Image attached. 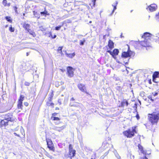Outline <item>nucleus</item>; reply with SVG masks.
Returning <instances> with one entry per match:
<instances>
[{
	"mask_svg": "<svg viewBox=\"0 0 159 159\" xmlns=\"http://www.w3.org/2000/svg\"><path fill=\"white\" fill-rule=\"evenodd\" d=\"M128 47V50L127 52L124 51L123 52L121 55V57L123 58L124 63H125V65H127L128 64V61L129 59V58L125 60V59L129 57H133L135 54V52L131 51L130 49L129 46L128 45H127Z\"/></svg>",
	"mask_w": 159,
	"mask_h": 159,
	"instance_id": "1",
	"label": "nucleus"
},
{
	"mask_svg": "<svg viewBox=\"0 0 159 159\" xmlns=\"http://www.w3.org/2000/svg\"><path fill=\"white\" fill-rule=\"evenodd\" d=\"M28 55H29L28 53V52H27L26 53V55H27V56H28Z\"/></svg>",
	"mask_w": 159,
	"mask_h": 159,
	"instance_id": "56",
	"label": "nucleus"
},
{
	"mask_svg": "<svg viewBox=\"0 0 159 159\" xmlns=\"http://www.w3.org/2000/svg\"><path fill=\"white\" fill-rule=\"evenodd\" d=\"M66 127V126L65 125H63L61 127L55 126L53 128V129L55 130L60 132L64 129Z\"/></svg>",
	"mask_w": 159,
	"mask_h": 159,
	"instance_id": "14",
	"label": "nucleus"
},
{
	"mask_svg": "<svg viewBox=\"0 0 159 159\" xmlns=\"http://www.w3.org/2000/svg\"><path fill=\"white\" fill-rule=\"evenodd\" d=\"M75 100L73 97L72 98L70 99V101H74Z\"/></svg>",
	"mask_w": 159,
	"mask_h": 159,
	"instance_id": "51",
	"label": "nucleus"
},
{
	"mask_svg": "<svg viewBox=\"0 0 159 159\" xmlns=\"http://www.w3.org/2000/svg\"><path fill=\"white\" fill-rule=\"evenodd\" d=\"M49 35L48 37H51L52 38V33L51 32H49Z\"/></svg>",
	"mask_w": 159,
	"mask_h": 159,
	"instance_id": "41",
	"label": "nucleus"
},
{
	"mask_svg": "<svg viewBox=\"0 0 159 159\" xmlns=\"http://www.w3.org/2000/svg\"><path fill=\"white\" fill-rule=\"evenodd\" d=\"M59 124V123H56L55 124L56 125H58Z\"/></svg>",
	"mask_w": 159,
	"mask_h": 159,
	"instance_id": "57",
	"label": "nucleus"
},
{
	"mask_svg": "<svg viewBox=\"0 0 159 159\" xmlns=\"http://www.w3.org/2000/svg\"><path fill=\"white\" fill-rule=\"evenodd\" d=\"M45 155L48 157L49 158L51 159H54V157L51 155L49 153L46 152L45 154Z\"/></svg>",
	"mask_w": 159,
	"mask_h": 159,
	"instance_id": "29",
	"label": "nucleus"
},
{
	"mask_svg": "<svg viewBox=\"0 0 159 159\" xmlns=\"http://www.w3.org/2000/svg\"><path fill=\"white\" fill-rule=\"evenodd\" d=\"M132 157H133V158H134V155H132Z\"/></svg>",
	"mask_w": 159,
	"mask_h": 159,
	"instance_id": "59",
	"label": "nucleus"
},
{
	"mask_svg": "<svg viewBox=\"0 0 159 159\" xmlns=\"http://www.w3.org/2000/svg\"><path fill=\"white\" fill-rule=\"evenodd\" d=\"M153 35L152 34L149 32H145L142 36V38L145 39H152V37Z\"/></svg>",
	"mask_w": 159,
	"mask_h": 159,
	"instance_id": "8",
	"label": "nucleus"
},
{
	"mask_svg": "<svg viewBox=\"0 0 159 159\" xmlns=\"http://www.w3.org/2000/svg\"><path fill=\"white\" fill-rule=\"evenodd\" d=\"M29 33V34L32 35L33 37H35L36 36V34L35 32L33 30L30 29L27 31Z\"/></svg>",
	"mask_w": 159,
	"mask_h": 159,
	"instance_id": "25",
	"label": "nucleus"
},
{
	"mask_svg": "<svg viewBox=\"0 0 159 159\" xmlns=\"http://www.w3.org/2000/svg\"><path fill=\"white\" fill-rule=\"evenodd\" d=\"M91 159H93V158H91Z\"/></svg>",
	"mask_w": 159,
	"mask_h": 159,
	"instance_id": "63",
	"label": "nucleus"
},
{
	"mask_svg": "<svg viewBox=\"0 0 159 159\" xmlns=\"http://www.w3.org/2000/svg\"><path fill=\"white\" fill-rule=\"evenodd\" d=\"M14 134L15 135L20 137V136L19 135L17 134L15 132V133H14Z\"/></svg>",
	"mask_w": 159,
	"mask_h": 159,
	"instance_id": "46",
	"label": "nucleus"
},
{
	"mask_svg": "<svg viewBox=\"0 0 159 159\" xmlns=\"http://www.w3.org/2000/svg\"><path fill=\"white\" fill-rule=\"evenodd\" d=\"M23 27L28 31L30 30V24L25 23L23 25Z\"/></svg>",
	"mask_w": 159,
	"mask_h": 159,
	"instance_id": "17",
	"label": "nucleus"
},
{
	"mask_svg": "<svg viewBox=\"0 0 159 159\" xmlns=\"http://www.w3.org/2000/svg\"><path fill=\"white\" fill-rule=\"evenodd\" d=\"M72 150H73L72 146L71 144H70L69 145V151H71Z\"/></svg>",
	"mask_w": 159,
	"mask_h": 159,
	"instance_id": "37",
	"label": "nucleus"
},
{
	"mask_svg": "<svg viewBox=\"0 0 159 159\" xmlns=\"http://www.w3.org/2000/svg\"><path fill=\"white\" fill-rule=\"evenodd\" d=\"M152 94H153V95L154 96H156L158 94V93L157 92H155L154 93H152Z\"/></svg>",
	"mask_w": 159,
	"mask_h": 159,
	"instance_id": "43",
	"label": "nucleus"
},
{
	"mask_svg": "<svg viewBox=\"0 0 159 159\" xmlns=\"http://www.w3.org/2000/svg\"><path fill=\"white\" fill-rule=\"evenodd\" d=\"M51 119L54 120H60V119L59 118L55 116H52L51 118Z\"/></svg>",
	"mask_w": 159,
	"mask_h": 159,
	"instance_id": "33",
	"label": "nucleus"
},
{
	"mask_svg": "<svg viewBox=\"0 0 159 159\" xmlns=\"http://www.w3.org/2000/svg\"><path fill=\"white\" fill-rule=\"evenodd\" d=\"M158 19H159V12L158 13V14L157 15H156Z\"/></svg>",
	"mask_w": 159,
	"mask_h": 159,
	"instance_id": "53",
	"label": "nucleus"
},
{
	"mask_svg": "<svg viewBox=\"0 0 159 159\" xmlns=\"http://www.w3.org/2000/svg\"><path fill=\"white\" fill-rule=\"evenodd\" d=\"M113 152L115 157L117 159H121L120 156L119 155L116 150H114Z\"/></svg>",
	"mask_w": 159,
	"mask_h": 159,
	"instance_id": "23",
	"label": "nucleus"
},
{
	"mask_svg": "<svg viewBox=\"0 0 159 159\" xmlns=\"http://www.w3.org/2000/svg\"><path fill=\"white\" fill-rule=\"evenodd\" d=\"M3 5L4 7L7 6V0H3L2 2Z\"/></svg>",
	"mask_w": 159,
	"mask_h": 159,
	"instance_id": "34",
	"label": "nucleus"
},
{
	"mask_svg": "<svg viewBox=\"0 0 159 159\" xmlns=\"http://www.w3.org/2000/svg\"><path fill=\"white\" fill-rule=\"evenodd\" d=\"M120 38H121L124 37V36L122 35V34H121V35H120Z\"/></svg>",
	"mask_w": 159,
	"mask_h": 159,
	"instance_id": "55",
	"label": "nucleus"
},
{
	"mask_svg": "<svg viewBox=\"0 0 159 159\" xmlns=\"http://www.w3.org/2000/svg\"><path fill=\"white\" fill-rule=\"evenodd\" d=\"M40 14L43 16H46V15H48L49 14L48 13V12L46 10V8H44V10L43 11L40 12Z\"/></svg>",
	"mask_w": 159,
	"mask_h": 159,
	"instance_id": "22",
	"label": "nucleus"
},
{
	"mask_svg": "<svg viewBox=\"0 0 159 159\" xmlns=\"http://www.w3.org/2000/svg\"><path fill=\"white\" fill-rule=\"evenodd\" d=\"M148 98L149 99H150L152 101H153V100L152 99V97L151 96H149Z\"/></svg>",
	"mask_w": 159,
	"mask_h": 159,
	"instance_id": "42",
	"label": "nucleus"
},
{
	"mask_svg": "<svg viewBox=\"0 0 159 159\" xmlns=\"http://www.w3.org/2000/svg\"><path fill=\"white\" fill-rule=\"evenodd\" d=\"M96 0H92V2H93V4L94 5H95V2Z\"/></svg>",
	"mask_w": 159,
	"mask_h": 159,
	"instance_id": "47",
	"label": "nucleus"
},
{
	"mask_svg": "<svg viewBox=\"0 0 159 159\" xmlns=\"http://www.w3.org/2000/svg\"><path fill=\"white\" fill-rule=\"evenodd\" d=\"M107 52L109 53L111 55L112 57L115 59H116V56L118 54L119 52V50L117 49H114L113 52L110 50H107Z\"/></svg>",
	"mask_w": 159,
	"mask_h": 159,
	"instance_id": "6",
	"label": "nucleus"
},
{
	"mask_svg": "<svg viewBox=\"0 0 159 159\" xmlns=\"http://www.w3.org/2000/svg\"><path fill=\"white\" fill-rule=\"evenodd\" d=\"M58 102L60 103V104H61V101H60V99H59L58 100Z\"/></svg>",
	"mask_w": 159,
	"mask_h": 159,
	"instance_id": "54",
	"label": "nucleus"
},
{
	"mask_svg": "<svg viewBox=\"0 0 159 159\" xmlns=\"http://www.w3.org/2000/svg\"><path fill=\"white\" fill-rule=\"evenodd\" d=\"M117 62H118V63H120V64H121V63L119 61H117Z\"/></svg>",
	"mask_w": 159,
	"mask_h": 159,
	"instance_id": "58",
	"label": "nucleus"
},
{
	"mask_svg": "<svg viewBox=\"0 0 159 159\" xmlns=\"http://www.w3.org/2000/svg\"><path fill=\"white\" fill-rule=\"evenodd\" d=\"M75 150H72L71 151H69V155L71 159L72 157H73L75 156Z\"/></svg>",
	"mask_w": 159,
	"mask_h": 159,
	"instance_id": "19",
	"label": "nucleus"
},
{
	"mask_svg": "<svg viewBox=\"0 0 159 159\" xmlns=\"http://www.w3.org/2000/svg\"><path fill=\"white\" fill-rule=\"evenodd\" d=\"M149 121L152 124L156 123L159 120V114H149L148 116Z\"/></svg>",
	"mask_w": 159,
	"mask_h": 159,
	"instance_id": "5",
	"label": "nucleus"
},
{
	"mask_svg": "<svg viewBox=\"0 0 159 159\" xmlns=\"http://www.w3.org/2000/svg\"><path fill=\"white\" fill-rule=\"evenodd\" d=\"M64 24V22H62V25H59L58 26H57L55 27V30H59L61 27H62Z\"/></svg>",
	"mask_w": 159,
	"mask_h": 159,
	"instance_id": "27",
	"label": "nucleus"
},
{
	"mask_svg": "<svg viewBox=\"0 0 159 159\" xmlns=\"http://www.w3.org/2000/svg\"><path fill=\"white\" fill-rule=\"evenodd\" d=\"M139 44L143 47H146L147 50H148V49L152 47L151 39H144L143 40L139 42Z\"/></svg>",
	"mask_w": 159,
	"mask_h": 159,
	"instance_id": "4",
	"label": "nucleus"
},
{
	"mask_svg": "<svg viewBox=\"0 0 159 159\" xmlns=\"http://www.w3.org/2000/svg\"><path fill=\"white\" fill-rule=\"evenodd\" d=\"M144 95V94L143 93V94H142V95Z\"/></svg>",
	"mask_w": 159,
	"mask_h": 159,
	"instance_id": "62",
	"label": "nucleus"
},
{
	"mask_svg": "<svg viewBox=\"0 0 159 159\" xmlns=\"http://www.w3.org/2000/svg\"><path fill=\"white\" fill-rule=\"evenodd\" d=\"M136 118L137 119H139V116L138 114H137L136 116Z\"/></svg>",
	"mask_w": 159,
	"mask_h": 159,
	"instance_id": "49",
	"label": "nucleus"
},
{
	"mask_svg": "<svg viewBox=\"0 0 159 159\" xmlns=\"http://www.w3.org/2000/svg\"><path fill=\"white\" fill-rule=\"evenodd\" d=\"M33 14L35 17L37 18H39L40 17L39 14L37 12H35V11H33Z\"/></svg>",
	"mask_w": 159,
	"mask_h": 159,
	"instance_id": "26",
	"label": "nucleus"
},
{
	"mask_svg": "<svg viewBox=\"0 0 159 159\" xmlns=\"http://www.w3.org/2000/svg\"><path fill=\"white\" fill-rule=\"evenodd\" d=\"M70 105L71 107H78L79 106L78 104H75V103H72V102H71L70 103Z\"/></svg>",
	"mask_w": 159,
	"mask_h": 159,
	"instance_id": "32",
	"label": "nucleus"
},
{
	"mask_svg": "<svg viewBox=\"0 0 159 159\" xmlns=\"http://www.w3.org/2000/svg\"><path fill=\"white\" fill-rule=\"evenodd\" d=\"M89 23H92V21H90L89 22Z\"/></svg>",
	"mask_w": 159,
	"mask_h": 159,
	"instance_id": "60",
	"label": "nucleus"
},
{
	"mask_svg": "<svg viewBox=\"0 0 159 159\" xmlns=\"http://www.w3.org/2000/svg\"><path fill=\"white\" fill-rule=\"evenodd\" d=\"M57 37V35H54L52 36V39H55Z\"/></svg>",
	"mask_w": 159,
	"mask_h": 159,
	"instance_id": "48",
	"label": "nucleus"
},
{
	"mask_svg": "<svg viewBox=\"0 0 159 159\" xmlns=\"http://www.w3.org/2000/svg\"><path fill=\"white\" fill-rule=\"evenodd\" d=\"M80 45L81 46H83L84 45V43L85 42V40L84 39H83L82 40H80Z\"/></svg>",
	"mask_w": 159,
	"mask_h": 159,
	"instance_id": "30",
	"label": "nucleus"
},
{
	"mask_svg": "<svg viewBox=\"0 0 159 159\" xmlns=\"http://www.w3.org/2000/svg\"><path fill=\"white\" fill-rule=\"evenodd\" d=\"M159 74V73L157 72H154V73L152 75L153 77V80H154V78H156L158 77V76Z\"/></svg>",
	"mask_w": 159,
	"mask_h": 159,
	"instance_id": "28",
	"label": "nucleus"
},
{
	"mask_svg": "<svg viewBox=\"0 0 159 159\" xmlns=\"http://www.w3.org/2000/svg\"><path fill=\"white\" fill-rule=\"evenodd\" d=\"M10 5V3H7V5L8 7H9Z\"/></svg>",
	"mask_w": 159,
	"mask_h": 159,
	"instance_id": "52",
	"label": "nucleus"
},
{
	"mask_svg": "<svg viewBox=\"0 0 159 159\" xmlns=\"http://www.w3.org/2000/svg\"><path fill=\"white\" fill-rule=\"evenodd\" d=\"M46 141L48 147L50 150L54 151H55V148L53 146V143L51 140L50 139H47Z\"/></svg>",
	"mask_w": 159,
	"mask_h": 159,
	"instance_id": "7",
	"label": "nucleus"
},
{
	"mask_svg": "<svg viewBox=\"0 0 159 159\" xmlns=\"http://www.w3.org/2000/svg\"><path fill=\"white\" fill-rule=\"evenodd\" d=\"M4 118V119L1 120L0 122V128L2 127L3 126L8 125L9 121L12 122L14 121V119L12 115L10 114L6 115Z\"/></svg>",
	"mask_w": 159,
	"mask_h": 159,
	"instance_id": "2",
	"label": "nucleus"
},
{
	"mask_svg": "<svg viewBox=\"0 0 159 159\" xmlns=\"http://www.w3.org/2000/svg\"><path fill=\"white\" fill-rule=\"evenodd\" d=\"M57 114V113H54L52 114V116H56V115Z\"/></svg>",
	"mask_w": 159,
	"mask_h": 159,
	"instance_id": "50",
	"label": "nucleus"
},
{
	"mask_svg": "<svg viewBox=\"0 0 159 159\" xmlns=\"http://www.w3.org/2000/svg\"><path fill=\"white\" fill-rule=\"evenodd\" d=\"M5 18L7 21L10 22H12V20L11 19V18L10 16H6L5 17Z\"/></svg>",
	"mask_w": 159,
	"mask_h": 159,
	"instance_id": "31",
	"label": "nucleus"
},
{
	"mask_svg": "<svg viewBox=\"0 0 159 159\" xmlns=\"http://www.w3.org/2000/svg\"><path fill=\"white\" fill-rule=\"evenodd\" d=\"M25 85L26 86H29L30 85V83L27 82H25Z\"/></svg>",
	"mask_w": 159,
	"mask_h": 159,
	"instance_id": "44",
	"label": "nucleus"
},
{
	"mask_svg": "<svg viewBox=\"0 0 159 159\" xmlns=\"http://www.w3.org/2000/svg\"><path fill=\"white\" fill-rule=\"evenodd\" d=\"M63 46L59 47L58 49L57 50L58 51H60V53H62V49L63 48Z\"/></svg>",
	"mask_w": 159,
	"mask_h": 159,
	"instance_id": "38",
	"label": "nucleus"
},
{
	"mask_svg": "<svg viewBox=\"0 0 159 159\" xmlns=\"http://www.w3.org/2000/svg\"><path fill=\"white\" fill-rule=\"evenodd\" d=\"M65 54L66 55V56L67 57L70 58H73L75 55V52L73 53L68 54L66 52Z\"/></svg>",
	"mask_w": 159,
	"mask_h": 159,
	"instance_id": "20",
	"label": "nucleus"
},
{
	"mask_svg": "<svg viewBox=\"0 0 159 159\" xmlns=\"http://www.w3.org/2000/svg\"><path fill=\"white\" fill-rule=\"evenodd\" d=\"M22 103V102H18L17 107L19 109L22 110L23 107Z\"/></svg>",
	"mask_w": 159,
	"mask_h": 159,
	"instance_id": "24",
	"label": "nucleus"
},
{
	"mask_svg": "<svg viewBox=\"0 0 159 159\" xmlns=\"http://www.w3.org/2000/svg\"><path fill=\"white\" fill-rule=\"evenodd\" d=\"M25 96L24 95H20V97L18 99V102H22L24 100Z\"/></svg>",
	"mask_w": 159,
	"mask_h": 159,
	"instance_id": "21",
	"label": "nucleus"
},
{
	"mask_svg": "<svg viewBox=\"0 0 159 159\" xmlns=\"http://www.w3.org/2000/svg\"><path fill=\"white\" fill-rule=\"evenodd\" d=\"M77 86L79 89L82 92H85L86 87L84 84L80 83L78 84Z\"/></svg>",
	"mask_w": 159,
	"mask_h": 159,
	"instance_id": "12",
	"label": "nucleus"
},
{
	"mask_svg": "<svg viewBox=\"0 0 159 159\" xmlns=\"http://www.w3.org/2000/svg\"><path fill=\"white\" fill-rule=\"evenodd\" d=\"M24 104L25 106L26 107L28 106L29 105V103L27 102H25L24 103Z\"/></svg>",
	"mask_w": 159,
	"mask_h": 159,
	"instance_id": "40",
	"label": "nucleus"
},
{
	"mask_svg": "<svg viewBox=\"0 0 159 159\" xmlns=\"http://www.w3.org/2000/svg\"><path fill=\"white\" fill-rule=\"evenodd\" d=\"M40 30L42 31H45L46 30V28H45L43 26H40L39 27Z\"/></svg>",
	"mask_w": 159,
	"mask_h": 159,
	"instance_id": "36",
	"label": "nucleus"
},
{
	"mask_svg": "<svg viewBox=\"0 0 159 159\" xmlns=\"http://www.w3.org/2000/svg\"><path fill=\"white\" fill-rule=\"evenodd\" d=\"M108 46L111 49H112L114 48V43L111 40H109Z\"/></svg>",
	"mask_w": 159,
	"mask_h": 159,
	"instance_id": "16",
	"label": "nucleus"
},
{
	"mask_svg": "<svg viewBox=\"0 0 159 159\" xmlns=\"http://www.w3.org/2000/svg\"><path fill=\"white\" fill-rule=\"evenodd\" d=\"M136 128V126L133 127L131 129H129L124 131L123 134L127 138H132L134 136V134L137 133Z\"/></svg>",
	"mask_w": 159,
	"mask_h": 159,
	"instance_id": "3",
	"label": "nucleus"
},
{
	"mask_svg": "<svg viewBox=\"0 0 159 159\" xmlns=\"http://www.w3.org/2000/svg\"><path fill=\"white\" fill-rule=\"evenodd\" d=\"M157 5L155 4H152L148 7L146 9L148 11L150 12H153L155 11L157 9Z\"/></svg>",
	"mask_w": 159,
	"mask_h": 159,
	"instance_id": "10",
	"label": "nucleus"
},
{
	"mask_svg": "<svg viewBox=\"0 0 159 159\" xmlns=\"http://www.w3.org/2000/svg\"><path fill=\"white\" fill-rule=\"evenodd\" d=\"M9 30L11 32H13L14 31V28L11 26L9 27Z\"/></svg>",
	"mask_w": 159,
	"mask_h": 159,
	"instance_id": "35",
	"label": "nucleus"
},
{
	"mask_svg": "<svg viewBox=\"0 0 159 159\" xmlns=\"http://www.w3.org/2000/svg\"><path fill=\"white\" fill-rule=\"evenodd\" d=\"M141 159H148L146 156H145L143 157H141Z\"/></svg>",
	"mask_w": 159,
	"mask_h": 159,
	"instance_id": "45",
	"label": "nucleus"
},
{
	"mask_svg": "<svg viewBox=\"0 0 159 159\" xmlns=\"http://www.w3.org/2000/svg\"><path fill=\"white\" fill-rule=\"evenodd\" d=\"M153 39L156 43L159 44V33H157L153 35L152 37Z\"/></svg>",
	"mask_w": 159,
	"mask_h": 159,
	"instance_id": "13",
	"label": "nucleus"
},
{
	"mask_svg": "<svg viewBox=\"0 0 159 159\" xmlns=\"http://www.w3.org/2000/svg\"><path fill=\"white\" fill-rule=\"evenodd\" d=\"M42 159H44V158H43Z\"/></svg>",
	"mask_w": 159,
	"mask_h": 159,
	"instance_id": "64",
	"label": "nucleus"
},
{
	"mask_svg": "<svg viewBox=\"0 0 159 159\" xmlns=\"http://www.w3.org/2000/svg\"><path fill=\"white\" fill-rule=\"evenodd\" d=\"M14 10L15 12L16 13H18V11H17V7L16 6H14Z\"/></svg>",
	"mask_w": 159,
	"mask_h": 159,
	"instance_id": "39",
	"label": "nucleus"
},
{
	"mask_svg": "<svg viewBox=\"0 0 159 159\" xmlns=\"http://www.w3.org/2000/svg\"><path fill=\"white\" fill-rule=\"evenodd\" d=\"M23 16H25V13H23Z\"/></svg>",
	"mask_w": 159,
	"mask_h": 159,
	"instance_id": "61",
	"label": "nucleus"
},
{
	"mask_svg": "<svg viewBox=\"0 0 159 159\" xmlns=\"http://www.w3.org/2000/svg\"><path fill=\"white\" fill-rule=\"evenodd\" d=\"M67 73L68 76L71 78L74 75V72L73 68L70 66H68L67 68Z\"/></svg>",
	"mask_w": 159,
	"mask_h": 159,
	"instance_id": "9",
	"label": "nucleus"
},
{
	"mask_svg": "<svg viewBox=\"0 0 159 159\" xmlns=\"http://www.w3.org/2000/svg\"><path fill=\"white\" fill-rule=\"evenodd\" d=\"M125 104L126 106H128L129 103L128 101L126 99H124L121 102L120 105V107H124L125 106Z\"/></svg>",
	"mask_w": 159,
	"mask_h": 159,
	"instance_id": "15",
	"label": "nucleus"
},
{
	"mask_svg": "<svg viewBox=\"0 0 159 159\" xmlns=\"http://www.w3.org/2000/svg\"><path fill=\"white\" fill-rule=\"evenodd\" d=\"M118 4V2L116 1L115 2L113 3L112 5V7H113V9L112 11V12L110 14V15L111 16L113 13L115 11L116 9V6Z\"/></svg>",
	"mask_w": 159,
	"mask_h": 159,
	"instance_id": "18",
	"label": "nucleus"
},
{
	"mask_svg": "<svg viewBox=\"0 0 159 159\" xmlns=\"http://www.w3.org/2000/svg\"><path fill=\"white\" fill-rule=\"evenodd\" d=\"M138 148L141 152L143 153L144 155H146L147 154L149 155L150 154V153L146 152V151L143 150V147L140 144H139L138 145Z\"/></svg>",
	"mask_w": 159,
	"mask_h": 159,
	"instance_id": "11",
	"label": "nucleus"
}]
</instances>
